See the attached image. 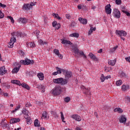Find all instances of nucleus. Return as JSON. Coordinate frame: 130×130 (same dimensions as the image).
Returning a JSON list of instances; mask_svg holds the SVG:
<instances>
[{
    "mask_svg": "<svg viewBox=\"0 0 130 130\" xmlns=\"http://www.w3.org/2000/svg\"><path fill=\"white\" fill-rule=\"evenodd\" d=\"M102 51H103L102 49H100V50L98 51V53H101V52H102Z\"/></svg>",
    "mask_w": 130,
    "mask_h": 130,
    "instance_id": "64",
    "label": "nucleus"
},
{
    "mask_svg": "<svg viewBox=\"0 0 130 130\" xmlns=\"http://www.w3.org/2000/svg\"><path fill=\"white\" fill-rule=\"evenodd\" d=\"M73 50L74 53H75V54H78V53H79V49L77 47H73Z\"/></svg>",
    "mask_w": 130,
    "mask_h": 130,
    "instance_id": "38",
    "label": "nucleus"
},
{
    "mask_svg": "<svg viewBox=\"0 0 130 130\" xmlns=\"http://www.w3.org/2000/svg\"><path fill=\"white\" fill-rule=\"evenodd\" d=\"M119 120L120 123L125 124V123H126V117H125V115H122L119 117Z\"/></svg>",
    "mask_w": 130,
    "mask_h": 130,
    "instance_id": "9",
    "label": "nucleus"
},
{
    "mask_svg": "<svg viewBox=\"0 0 130 130\" xmlns=\"http://www.w3.org/2000/svg\"><path fill=\"white\" fill-rule=\"evenodd\" d=\"M109 78V77L108 76H104V74H102L101 75V82H104V81H105V80H108V78Z\"/></svg>",
    "mask_w": 130,
    "mask_h": 130,
    "instance_id": "31",
    "label": "nucleus"
},
{
    "mask_svg": "<svg viewBox=\"0 0 130 130\" xmlns=\"http://www.w3.org/2000/svg\"><path fill=\"white\" fill-rule=\"evenodd\" d=\"M125 102H130V97L129 96H125Z\"/></svg>",
    "mask_w": 130,
    "mask_h": 130,
    "instance_id": "50",
    "label": "nucleus"
},
{
    "mask_svg": "<svg viewBox=\"0 0 130 130\" xmlns=\"http://www.w3.org/2000/svg\"><path fill=\"white\" fill-rule=\"evenodd\" d=\"M119 77L121 79H122V78H124L125 79H126V78H127V76H126L125 75V73H124V72L122 71H121V72H119Z\"/></svg>",
    "mask_w": 130,
    "mask_h": 130,
    "instance_id": "28",
    "label": "nucleus"
},
{
    "mask_svg": "<svg viewBox=\"0 0 130 130\" xmlns=\"http://www.w3.org/2000/svg\"><path fill=\"white\" fill-rule=\"evenodd\" d=\"M21 85L23 88H25V89H26L27 90H30V87H29V85L27 84H26V83H22Z\"/></svg>",
    "mask_w": 130,
    "mask_h": 130,
    "instance_id": "36",
    "label": "nucleus"
},
{
    "mask_svg": "<svg viewBox=\"0 0 130 130\" xmlns=\"http://www.w3.org/2000/svg\"><path fill=\"white\" fill-rule=\"evenodd\" d=\"M29 45L30 46V47L32 48L33 47H35V44L34 43V42H30L29 43Z\"/></svg>",
    "mask_w": 130,
    "mask_h": 130,
    "instance_id": "53",
    "label": "nucleus"
},
{
    "mask_svg": "<svg viewBox=\"0 0 130 130\" xmlns=\"http://www.w3.org/2000/svg\"><path fill=\"white\" fill-rule=\"evenodd\" d=\"M111 6L110 4L107 5L105 7V11L107 15H110L111 14Z\"/></svg>",
    "mask_w": 130,
    "mask_h": 130,
    "instance_id": "13",
    "label": "nucleus"
},
{
    "mask_svg": "<svg viewBox=\"0 0 130 130\" xmlns=\"http://www.w3.org/2000/svg\"><path fill=\"white\" fill-rule=\"evenodd\" d=\"M54 53H55V54L57 55V56L59 57V58H62V55H61V54L59 53V50H58V49H54Z\"/></svg>",
    "mask_w": 130,
    "mask_h": 130,
    "instance_id": "17",
    "label": "nucleus"
},
{
    "mask_svg": "<svg viewBox=\"0 0 130 130\" xmlns=\"http://www.w3.org/2000/svg\"><path fill=\"white\" fill-rule=\"evenodd\" d=\"M0 7L1 8H3V9H4V8H6V7H7V5L5 4H3L1 3H0Z\"/></svg>",
    "mask_w": 130,
    "mask_h": 130,
    "instance_id": "55",
    "label": "nucleus"
},
{
    "mask_svg": "<svg viewBox=\"0 0 130 130\" xmlns=\"http://www.w3.org/2000/svg\"><path fill=\"white\" fill-rule=\"evenodd\" d=\"M11 35L13 36V37H15V36H16L17 37H19L21 36V33L19 32L18 31L13 32L11 34Z\"/></svg>",
    "mask_w": 130,
    "mask_h": 130,
    "instance_id": "27",
    "label": "nucleus"
},
{
    "mask_svg": "<svg viewBox=\"0 0 130 130\" xmlns=\"http://www.w3.org/2000/svg\"><path fill=\"white\" fill-rule=\"evenodd\" d=\"M108 63V64H109V66L114 67V66H115V63H116V59H115L114 60H109Z\"/></svg>",
    "mask_w": 130,
    "mask_h": 130,
    "instance_id": "19",
    "label": "nucleus"
},
{
    "mask_svg": "<svg viewBox=\"0 0 130 130\" xmlns=\"http://www.w3.org/2000/svg\"><path fill=\"white\" fill-rule=\"evenodd\" d=\"M24 118L26 119L27 124H31L32 123V120H31V117L28 114L24 115Z\"/></svg>",
    "mask_w": 130,
    "mask_h": 130,
    "instance_id": "12",
    "label": "nucleus"
},
{
    "mask_svg": "<svg viewBox=\"0 0 130 130\" xmlns=\"http://www.w3.org/2000/svg\"><path fill=\"white\" fill-rule=\"evenodd\" d=\"M8 72V70H6V67L3 66L0 68V75H4Z\"/></svg>",
    "mask_w": 130,
    "mask_h": 130,
    "instance_id": "16",
    "label": "nucleus"
},
{
    "mask_svg": "<svg viewBox=\"0 0 130 130\" xmlns=\"http://www.w3.org/2000/svg\"><path fill=\"white\" fill-rule=\"evenodd\" d=\"M20 118H13L10 120V123H17V122H20Z\"/></svg>",
    "mask_w": 130,
    "mask_h": 130,
    "instance_id": "25",
    "label": "nucleus"
},
{
    "mask_svg": "<svg viewBox=\"0 0 130 130\" xmlns=\"http://www.w3.org/2000/svg\"><path fill=\"white\" fill-rule=\"evenodd\" d=\"M12 84H15L16 85H18V86H21V82L19 80H11Z\"/></svg>",
    "mask_w": 130,
    "mask_h": 130,
    "instance_id": "29",
    "label": "nucleus"
},
{
    "mask_svg": "<svg viewBox=\"0 0 130 130\" xmlns=\"http://www.w3.org/2000/svg\"><path fill=\"white\" fill-rule=\"evenodd\" d=\"M31 106V104L29 102H27L25 104V107H30Z\"/></svg>",
    "mask_w": 130,
    "mask_h": 130,
    "instance_id": "56",
    "label": "nucleus"
},
{
    "mask_svg": "<svg viewBox=\"0 0 130 130\" xmlns=\"http://www.w3.org/2000/svg\"><path fill=\"white\" fill-rule=\"evenodd\" d=\"M121 84H122V80H119L116 82V86H120Z\"/></svg>",
    "mask_w": 130,
    "mask_h": 130,
    "instance_id": "41",
    "label": "nucleus"
},
{
    "mask_svg": "<svg viewBox=\"0 0 130 130\" xmlns=\"http://www.w3.org/2000/svg\"><path fill=\"white\" fill-rule=\"evenodd\" d=\"M1 125L2 126V127H3V128L6 127L7 128H10V124H8V122L5 119L2 120V121L1 123Z\"/></svg>",
    "mask_w": 130,
    "mask_h": 130,
    "instance_id": "10",
    "label": "nucleus"
},
{
    "mask_svg": "<svg viewBox=\"0 0 130 130\" xmlns=\"http://www.w3.org/2000/svg\"><path fill=\"white\" fill-rule=\"evenodd\" d=\"M125 59L126 60V61L130 62V56L125 58Z\"/></svg>",
    "mask_w": 130,
    "mask_h": 130,
    "instance_id": "60",
    "label": "nucleus"
},
{
    "mask_svg": "<svg viewBox=\"0 0 130 130\" xmlns=\"http://www.w3.org/2000/svg\"><path fill=\"white\" fill-rule=\"evenodd\" d=\"M53 82L55 83V84H60L63 86V85L68 84V80L66 79H63V78H59L53 79Z\"/></svg>",
    "mask_w": 130,
    "mask_h": 130,
    "instance_id": "3",
    "label": "nucleus"
},
{
    "mask_svg": "<svg viewBox=\"0 0 130 130\" xmlns=\"http://www.w3.org/2000/svg\"><path fill=\"white\" fill-rule=\"evenodd\" d=\"M89 56L90 57V58L92 59L93 56H94V54H92V53H90L89 54Z\"/></svg>",
    "mask_w": 130,
    "mask_h": 130,
    "instance_id": "61",
    "label": "nucleus"
},
{
    "mask_svg": "<svg viewBox=\"0 0 130 130\" xmlns=\"http://www.w3.org/2000/svg\"><path fill=\"white\" fill-rule=\"evenodd\" d=\"M79 53L80 54V55H82L85 58H87V56L85 55V54L83 51H80L79 52Z\"/></svg>",
    "mask_w": 130,
    "mask_h": 130,
    "instance_id": "46",
    "label": "nucleus"
},
{
    "mask_svg": "<svg viewBox=\"0 0 130 130\" xmlns=\"http://www.w3.org/2000/svg\"><path fill=\"white\" fill-rule=\"evenodd\" d=\"M22 113L23 114H29V111L26 109H23Z\"/></svg>",
    "mask_w": 130,
    "mask_h": 130,
    "instance_id": "43",
    "label": "nucleus"
},
{
    "mask_svg": "<svg viewBox=\"0 0 130 130\" xmlns=\"http://www.w3.org/2000/svg\"><path fill=\"white\" fill-rule=\"evenodd\" d=\"M20 108H21V105L20 104L17 105L16 106L15 109L12 111L11 113H15L17 112V111H18V110H19V109H20Z\"/></svg>",
    "mask_w": 130,
    "mask_h": 130,
    "instance_id": "26",
    "label": "nucleus"
},
{
    "mask_svg": "<svg viewBox=\"0 0 130 130\" xmlns=\"http://www.w3.org/2000/svg\"><path fill=\"white\" fill-rule=\"evenodd\" d=\"M78 20L80 23H81V24H83V25H86V24H87V19H83L81 17H79Z\"/></svg>",
    "mask_w": 130,
    "mask_h": 130,
    "instance_id": "24",
    "label": "nucleus"
},
{
    "mask_svg": "<svg viewBox=\"0 0 130 130\" xmlns=\"http://www.w3.org/2000/svg\"><path fill=\"white\" fill-rule=\"evenodd\" d=\"M91 59H92L93 60H98V59L97 58V57H96V56H95V55L93 56Z\"/></svg>",
    "mask_w": 130,
    "mask_h": 130,
    "instance_id": "58",
    "label": "nucleus"
},
{
    "mask_svg": "<svg viewBox=\"0 0 130 130\" xmlns=\"http://www.w3.org/2000/svg\"><path fill=\"white\" fill-rule=\"evenodd\" d=\"M120 11H119L118 9H114L113 12V17H114V18H116V19H119V18H120Z\"/></svg>",
    "mask_w": 130,
    "mask_h": 130,
    "instance_id": "6",
    "label": "nucleus"
},
{
    "mask_svg": "<svg viewBox=\"0 0 130 130\" xmlns=\"http://www.w3.org/2000/svg\"><path fill=\"white\" fill-rule=\"evenodd\" d=\"M17 41L15 37H12L10 40V42L8 44V47L10 48H13L14 47V44Z\"/></svg>",
    "mask_w": 130,
    "mask_h": 130,
    "instance_id": "7",
    "label": "nucleus"
},
{
    "mask_svg": "<svg viewBox=\"0 0 130 130\" xmlns=\"http://www.w3.org/2000/svg\"><path fill=\"white\" fill-rule=\"evenodd\" d=\"M41 118L44 119H47L48 118H49V116L47 114H43L41 116Z\"/></svg>",
    "mask_w": 130,
    "mask_h": 130,
    "instance_id": "40",
    "label": "nucleus"
},
{
    "mask_svg": "<svg viewBox=\"0 0 130 130\" xmlns=\"http://www.w3.org/2000/svg\"><path fill=\"white\" fill-rule=\"evenodd\" d=\"M62 44H69V45H72L73 44L71 41L67 40H63L61 42Z\"/></svg>",
    "mask_w": 130,
    "mask_h": 130,
    "instance_id": "30",
    "label": "nucleus"
},
{
    "mask_svg": "<svg viewBox=\"0 0 130 130\" xmlns=\"http://www.w3.org/2000/svg\"><path fill=\"white\" fill-rule=\"evenodd\" d=\"M37 88L40 90H41L42 93H44V92H45V85H40L37 87Z\"/></svg>",
    "mask_w": 130,
    "mask_h": 130,
    "instance_id": "23",
    "label": "nucleus"
},
{
    "mask_svg": "<svg viewBox=\"0 0 130 130\" xmlns=\"http://www.w3.org/2000/svg\"><path fill=\"white\" fill-rule=\"evenodd\" d=\"M117 48H118V46H116L115 47H114L113 48H112L110 50V52H111L112 53H113V52H114L117 49Z\"/></svg>",
    "mask_w": 130,
    "mask_h": 130,
    "instance_id": "42",
    "label": "nucleus"
},
{
    "mask_svg": "<svg viewBox=\"0 0 130 130\" xmlns=\"http://www.w3.org/2000/svg\"><path fill=\"white\" fill-rule=\"evenodd\" d=\"M34 34H35L38 38V39H39V33H40V31L39 30H36L34 32Z\"/></svg>",
    "mask_w": 130,
    "mask_h": 130,
    "instance_id": "44",
    "label": "nucleus"
},
{
    "mask_svg": "<svg viewBox=\"0 0 130 130\" xmlns=\"http://www.w3.org/2000/svg\"><path fill=\"white\" fill-rule=\"evenodd\" d=\"M52 16L54 17V18H56V19H58V20H61V18L58 16V14L53 13Z\"/></svg>",
    "mask_w": 130,
    "mask_h": 130,
    "instance_id": "39",
    "label": "nucleus"
},
{
    "mask_svg": "<svg viewBox=\"0 0 130 130\" xmlns=\"http://www.w3.org/2000/svg\"><path fill=\"white\" fill-rule=\"evenodd\" d=\"M7 18H8V19H10L11 21L12 22V23L13 24H14V23H15V20H14V18H13L12 17H11V16H8Z\"/></svg>",
    "mask_w": 130,
    "mask_h": 130,
    "instance_id": "48",
    "label": "nucleus"
},
{
    "mask_svg": "<svg viewBox=\"0 0 130 130\" xmlns=\"http://www.w3.org/2000/svg\"><path fill=\"white\" fill-rule=\"evenodd\" d=\"M18 22L20 23V24H25V23H26L27 22V19L26 18L20 17L18 19Z\"/></svg>",
    "mask_w": 130,
    "mask_h": 130,
    "instance_id": "20",
    "label": "nucleus"
},
{
    "mask_svg": "<svg viewBox=\"0 0 130 130\" xmlns=\"http://www.w3.org/2000/svg\"><path fill=\"white\" fill-rule=\"evenodd\" d=\"M18 53H19V54H20V55L24 56V55H25V53H24V52H23V51L22 50H19L18 51Z\"/></svg>",
    "mask_w": 130,
    "mask_h": 130,
    "instance_id": "52",
    "label": "nucleus"
},
{
    "mask_svg": "<svg viewBox=\"0 0 130 130\" xmlns=\"http://www.w3.org/2000/svg\"><path fill=\"white\" fill-rule=\"evenodd\" d=\"M0 94L2 96H5V97H8V96H9V94H8L7 93H6V92H4L3 91H1Z\"/></svg>",
    "mask_w": 130,
    "mask_h": 130,
    "instance_id": "45",
    "label": "nucleus"
},
{
    "mask_svg": "<svg viewBox=\"0 0 130 130\" xmlns=\"http://www.w3.org/2000/svg\"><path fill=\"white\" fill-rule=\"evenodd\" d=\"M129 89V85H123L122 86V90L123 91H126V90H128Z\"/></svg>",
    "mask_w": 130,
    "mask_h": 130,
    "instance_id": "33",
    "label": "nucleus"
},
{
    "mask_svg": "<svg viewBox=\"0 0 130 130\" xmlns=\"http://www.w3.org/2000/svg\"><path fill=\"white\" fill-rule=\"evenodd\" d=\"M5 17V14H4V13L2 12V11H0V19H3Z\"/></svg>",
    "mask_w": 130,
    "mask_h": 130,
    "instance_id": "51",
    "label": "nucleus"
},
{
    "mask_svg": "<svg viewBox=\"0 0 130 130\" xmlns=\"http://www.w3.org/2000/svg\"><path fill=\"white\" fill-rule=\"evenodd\" d=\"M36 5V2H33L30 3L25 4L22 6V10L24 11H30L32 8Z\"/></svg>",
    "mask_w": 130,
    "mask_h": 130,
    "instance_id": "2",
    "label": "nucleus"
},
{
    "mask_svg": "<svg viewBox=\"0 0 130 130\" xmlns=\"http://www.w3.org/2000/svg\"><path fill=\"white\" fill-rule=\"evenodd\" d=\"M80 36V35L78 33H73L70 35V37H75L76 38H78Z\"/></svg>",
    "mask_w": 130,
    "mask_h": 130,
    "instance_id": "35",
    "label": "nucleus"
},
{
    "mask_svg": "<svg viewBox=\"0 0 130 130\" xmlns=\"http://www.w3.org/2000/svg\"><path fill=\"white\" fill-rule=\"evenodd\" d=\"M66 17L67 18V19H71V15H70V14H66Z\"/></svg>",
    "mask_w": 130,
    "mask_h": 130,
    "instance_id": "59",
    "label": "nucleus"
},
{
    "mask_svg": "<svg viewBox=\"0 0 130 130\" xmlns=\"http://www.w3.org/2000/svg\"><path fill=\"white\" fill-rule=\"evenodd\" d=\"M39 43H40V44L41 45H45L46 44H47V42H44L43 41H42V40L40 39L39 40Z\"/></svg>",
    "mask_w": 130,
    "mask_h": 130,
    "instance_id": "37",
    "label": "nucleus"
},
{
    "mask_svg": "<svg viewBox=\"0 0 130 130\" xmlns=\"http://www.w3.org/2000/svg\"><path fill=\"white\" fill-rule=\"evenodd\" d=\"M122 13H124V14H125L126 15V16H127V17H130V13L129 12H127L126 11L122 10Z\"/></svg>",
    "mask_w": 130,
    "mask_h": 130,
    "instance_id": "47",
    "label": "nucleus"
},
{
    "mask_svg": "<svg viewBox=\"0 0 130 130\" xmlns=\"http://www.w3.org/2000/svg\"><path fill=\"white\" fill-rule=\"evenodd\" d=\"M92 33H93V30L92 29H90V30L88 32V35H91V34H92Z\"/></svg>",
    "mask_w": 130,
    "mask_h": 130,
    "instance_id": "63",
    "label": "nucleus"
},
{
    "mask_svg": "<svg viewBox=\"0 0 130 130\" xmlns=\"http://www.w3.org/2000/svg\"><path fill=\"white\" fill-rule=\"evenodd\" d=\"M62 91L61 87L59 85H57L52 90V94H53L54 96H57L60 95Z\"/></svg>",
    "mask_w": 130,
    "mask_h": 130,
    "instance_id": "1",
    "label": "nucleus"
},
{
    "mask_svg": "<svg viewBox=\"0 0 130 130\" xmlns=\"http://www.w3.org/2000/svg\"><path fill=\"white\" fill-rule=\"evenodd\" d=\"M72 117L74 119H75L77 121H81V120H82L81 116L78 114H74L72 116Z\"/></svg>",
    "mask_w": 130,
    "mask_h": 130,
    "instance_id": "15",
    "label": "nucleus"
},
{
    "mask_svg": "<svg viewBox=\"0 0 130 130\" xmlns=\"http://www.w3.org/2000/svg\"><path fill=\"white\" fill-rule=\"evenodd\" d=\"M62 73H63V74L65 76V78H71L72 77V72L65 70L64 69H61Z\"/></svg>",
    "mask_w": 130,
    "mask_h": 130,
    "instance_id": "8",
    "label": "nucleus"
},
{
    "mask_svg": "<svg viewBox=\"0 0 130 130\" xmlns=\"http://www.w3.org/2000/svg\"><path fill=\"white\" fill-rule=\"evenodd\" d=\"M90 29L92 31H96V27H93L92 26H90Z\"/></svg>",
    "mask_w": 130,
    "mask_h": 130,
    "instance_id": "62",
    "label": "nucleus"
},
{
    "mask_svg": "<svg viewBox=\"0 0 130 130\" xmlns=\"http://www.w3.org/2000/svg\"><path fill=\"white\" fill-rule=\"evenodd\" d=\"M115 3L116 5H119L121 4V0H116Z\"/></svg>",
    "mask_w": 130,
    "mask_h": 130,
    "instance_id": "54",
    "label": "nucleus"
},
{
    "mask_svg": "<svg viewBox=\"0 0 130 130\" xmlns=\"http://www.w3.org/2000/svg\"><path fill=\"white\" fill-rule=\"evenodd\" d=\"M34 125H35V126H37L38 127H39V126H40V122H39L38 119H36L34 121Z\"/></svg>",
    "mask_w": 130,
    "mask_h": 130,
    "instance_id": "34",
    "label": "nucleus"
},
{
    "mask_svg": "<svg viewBox=\"0 0 130 130\" xmlns=\"http://www.w3.org/2000/svg\"><path fill=\"white\" fill-rule=\"evenodd\" d=\"M15 64H17V67H15L13 69L12 73V74H17L19 71H20V68H21V64L19 63H15Z\"/></svg>",
    "mask_w": 130,
    "mask_h": 130,
    "instance_id": "11",
    "label": "nucleus"
},
{
    "mask_svg": "<svg viewBox=\"0 0 130 130\" xmlns=\"http://www.w3.org/2000/svg\"><path fill=\"white\" fill-rule=\"evenodd\" d=\"M20 62L21 64H23V66H29V64H33L34 61H33V60H31L28 58H25V60H21Z\"/></svg>",
    "mask_w": 130,
    "mask_h": 130,
    "instance_id": "4",
    "label": "nucleus"
},
{
    "mask_svg": "<svg viewBox=\"0 0 130 130\" xmlns=\"http://www.w3.org/2000/svg\"><path fill=\"white\" fill-rule=\"evenodd\" d=\"M81 90L83 91V94L85 95H89L90 93V89L86 88L84 86H81Z\"/></svg>",
    "mask_w": 130,
    "mask_h": 130,
    "instance_id": "14",
    "label": "nucleus"
},
{
    "mask_svg": "<svg viewBox=\"0 0 130 130\" xmlns=\"http://www.w3.org/2000/svg\"><path fill=\"white\" fill-rule=\"evenodd\" d=\"M114 112H118V113H122V112H123V110H122V109L120 108H116L114 110Z\"/></svg>",
    "mask_w": 130,
    "mask_h": 130,
    "instance_id": "32",
    "label": "nucleus"
},
{
    "mask_svg": "<svg viewBox=\"0 0 130 130\" xmlns=\"http://www.w3.org/2000/svg\"><path fill=\"white\" fill-rule=\"evenodd\" d=\"M37 77L39 78L40 81H43V80H44V74H43L42 73H38Z\"/></svg>",
    "mask_w": 130,
    "mask_h": 130,
    "instance_id": "22",
    "label": "nucleus"
},
{
    "mask_svg": "<svg viewBox=\"0 0 130 130\" xmlns=\"http://www.w3.org/2000/svg\"><path fill=\"white\" fill-rule=\"evenodd\" d=\"M56 69L57 70V72H55L53 73H52L53 76H56L58 74H61V73H62V72H61V69H60V68L58 67H56Z\"/></svg>",
    "mask_w": 130,
    "mask_h": 130,
    "instance_id": "21",
    "label": "nucleus"
},
{
    "mask_svg": "<svg viewBox=\"0 0 130 130\" xmlns=\"http://www.w3.org/2000/svg\"><path fill=\"white\" fill-rule=\"evenodd\" d=\"M52 26L54 27V28H56L57 30H58V29L60 28V24H57V22L55 21L52 22Z\"/></svg>",
    "mask_w": 130,
    "mask_h": 130,
    "instance_id": "18",
    "label": "nucleus"
},
{
    "mask_svg": "<svg viewBox=\"0 0 130 130\" xmlns=\"http://www.w3.org/2000/svg\"><path fill=\"white\" fill-rule=\"evenodd\" d=\"M115 33L116 35H118L119 37H122V36L123 37H125V36L127 35V33L126 32V31L124 30H116Z\"/></svg>",
    "mask_w": 130,
    "mask_h": 130,
    "instance_id": "5",
    "label": "nucleus"
},
{
    "mask_svg": "<svg viewBox=\"0 0 130 130\" xmlns=\"http://www.w3.org/2000/svg\"><path fill=\"white\" fill-rule=\"evenodd\" d=\"M61 118L63 122H66V121H64V116H63V114L61 115Z\"/></svg>",
    "mask_w": 130,
    "mask_h": 130,
    "instance_id": "57",
    "label": "nucleus"
},
{
    "mask_svg": "<svg viewBox=\"0 0 130 130\" xmlns=\"http://www.w3.org/2000/svg\"><path fill=\"white\" fill-rule=\"evenodd\" d=\"M64 101L68 103V102H70V101H71V98H70V97H67L64 99Z\"/></svg>",
    "mask_w": 130,
    "mask_h": 130,
    "instance_id": "49",
    "label": "nucleus"
}]
</instances>
